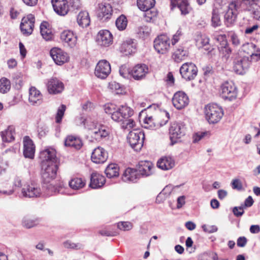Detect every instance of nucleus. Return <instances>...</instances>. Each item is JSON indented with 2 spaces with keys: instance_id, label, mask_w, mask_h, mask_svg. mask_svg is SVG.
Here are the masks:
<instances>
[{
  "instance_id": "1",
  "label": "nucleus",
  "mask_w": 260,
  "mask_h": 260,
  "mask_svg": "<svg viewBox=\"0 0 260 260\" xmlns=\"http://www.w3.org/2000/svg\"><path fill=\"white\" fill-rule=\"evenodd\" d=\"M134 113L133 110L126 105H121L117 108L111 118L116 122H122L121 126L123 129L134 128L136 125L133 119L129 118Z\"/></svg>"
},
{
  "instance_id": "2",
  "label": "nucleus",
  "mask_w": 260,
  "mask_h": 260,
  "mask_svg": "<svg viewBox=\"0 0 260 260\" xmlns=\"http://www.w3.org/2000/svg\"><path fill=\"white\" fill-rule=\"evenodd\" d=\"M13 185L15 187L21 188L19 197L20 198H38L41 194L40 186L34 182L22 185V180L19 177H16L14 181Z\"/></svg>"
},
{
  "instance_id": "3",
  "label": "nucleus",
  "mask_w": 260,
  "mask_h": 260,
  "mask_svg": "<svg viewBox=\"0 0 260 260\" xmlns=\"http://www.w3.org/2000/svg\"><path fill=\"white\" fill-rule=\"evenodd\" d=\"M245 2L244 0H235L230 2L228 9L224 14V22L227 26H230L234 24L237 18L238 14L245 10Z\"/></svg>"
},
{
  "instance_id": "4",
  "label": "nucleus",
  "mask_w": 260,
  "mask_h": 260,
  "mask_svg": "<svg viewBox=\"0 0 260 260\" xmlns=\"http://www.w3.org/2000/svg\"><path fill=\"white\" fill-rule=\"evenodd\" d=\"M88 123L87 121L84 122L85 127L89 130L91 138L96 141L100 142L109 136V132L105 125H99L94 122L88 124Z\"/></svg>"
},
{
  "instance_id": "5",
  "label": "nucleus",
  "mask_w": 260,
  "mask_h": 260,
  "mask_svg": "<svg viewBox=\"0 0 260 260\" xmlns=\"http://www.w3.org/2000/svg\"><path fill=\"white\" fill-rule=\"evenodd\" d=\"M204 113L206 120L210 124L218 122L223 115L222 109L215 104L207 105L205 107Z\"/></svg>"
},
{
  "instance_id": "6",
  "label": "nucleus",
  "mask_w": 260,
  "mask_h": 260,
  "mask_svg": "<svg viewBox=\"0 0 260 260\" xmlns=\"http://www.w3.org/2000/svg\"><path fill=\"white\" fill-rule=\"evenodd\" d=\"M249 56L244 55L240 52L235 57L234 60V70L239 74H243L250 67L251 59Z\"/></svg>"
},
{
  "instance_id": "7",
  "label": "nucleus",
  "mask_w": 260,
  "mask_h": 260,
  "mask_svg": "<svg viewBox=\"0 0 260 260\" xmlns=\"http://www.w3.org/2000/svg\"><path fill=\"white\" fill-rule=\"evenodd\" d=\"M144 138V133L137 130L131 131L127 136L128 143L131 147L137 151L141 149L143 145Z\"/></svg>"
},
{
  "instance_id": "8",
  "label": "nucleus",
  "mask_w": 260,
  "mask_h": 260,
  "mask_svg": "<svg viewBox=\"0 0 260 260\" xmlns=\"http://www.w3.org/2000/svg\"><path fill=\"white\" fill-rule=\"evenodd\" d=\"M186 127L183 122H174L169 129L170 138L172 145L177 142L185 134Z\"/></svg>"
},
{
  "instance_id": "9",
  "label": "nucleus",
  "mask_w": 260,
  "mask_h": 260,
  "mask_svg": "<svg viewBox=\"0 0 260 260\" xmlns=\"http://www.w3.org/2000/svg\"><path fill=\"white\" fill-rule=\"evenodd\" d=\"M42 176L45 183H51L55 178L58 169L57 164H41Z\"/></svg>"
},
{
  "instance_id": "10",
  "label": "nucleus",
  "mask_w": 260,
  "mask_h": 260,
  "mask_svg": "<svg viewBox=\"0 0 260 260\" xmlns=\"http://www.w3.org/2000/svg\"><path fill=\"white\" fill-rule=\"evenodd\" d=\"M155 51L159 54H165L168 52L170 47V39L166 35L158 36L153 42Z\"/></svg>"
},
{
  "instance_id": "11",
  "label": "nucleus",
  "mask_w": 260,
  "mask_h": 260,
  "mask_svg": "<svg viewBox=\"0 0 260 260\" xmlns=\"http://www.w3.org/2000/svg\"><path fill=\"white\" fill-rule=\"evenodd\" d=\"M221 95L224 99L229 101L235 100L237 96V89L232 81H226L221 86Z\"/></svg>"
},
{
  "instance_id": "12",
  "label": "nucleus",
  "mask_w": 260,
  "mask_h": 260,
  "mask_svg": "<svg viewBox=\"0 0 260 260\" xmlns=\"http://www.w3.org/2000/svg\"><path fill=\"white\" fill-rule=\"evenodd\" d=\"M198 72L197 67L192 62L184 63L180 68V73L182 78L187 81L193 80Z\"/></svg>"
},
{
  "instance_id": "13",
  "label": "nucleus",
  "mask_w": 260,
  "mask_h": 260,
  "mask_svg": "<svg viewBox=\"0 0 260 260\" xmlns=\"http://www.w3.org/2000/svg\"><path fill=\"white\" fill-rule=\"evenodd\" d=\"M155 4V0H137V6L142 11H144V16L149 19L156 15L155 11L151 10Z\"/></svg>"
},
{
  "instance_id": "14",
  "label": "nucleus",
  "mask_w": 260,
  "mask_h": 260,
  "mask_svg": "<svg viewBox=\"0 0 260 260\" xmlns=\"http://www.w3.org/2000/svg\"><path fill=\"white\" fill-rule=\"evenodd\" d=\"M112 13L113 9L111 6L107 3L99 4L96 10L97 17L103 21L110 19Z\"/></svg>"
},
{
  "instance_id": "15",
  "label": "nucleus",
  "mask_w": 260,
  "mask_h": 260,
  "mask_svg": "<svg viewBox=\"0 0 260 260\" xmlns=\"http://www.w3.org/2000/svg\"><path fill=\"white\" fill-rule=\"evenodd\" d=\"M189 100L187 95L183 91H177L172 98L173 106L178 110L185 108L189 104Z\"/></svg>"
},
{
  "instance_id": "16",
  "label": "nucleus",
  "mask_w": 260,
  "mask_h": 260,
  "mask_svg": "<svg viewBox=\"0 0 260 260\" xmlns=\"http://www.w3.org/2000/svg\"><path fill=\"white\" fill-rule=\"evenodd\" d=\"M41 164H57V158L55 150L52 147H47L40 153Z\"/></svg>"
},
{
  "instance_id": "17",
  "label": "nucleus",
  "mask_w": 260,
  "mask_h": 260,
  "mask_svg": "<svg viewBox=\"0 0 260 260\" xmlns=\"http://www.w3.org/2000/svg\"><path fill=\"white\" fill-rule=\"evenodd\" d=\"M111 71L109 62L106 60H102L96 64L94 73L98 78L104 79L108 77Z\"/></svg>"
},
{
  "instance_id": "18",
  "label": "nucleus",
  "mask_w": 260,
  "mask_h": 260,
  "mask_svg": "<svg viewBox=\"0 0 260 260\" xmlns=\"http://www.w3.org/2000/svg\"><path fill=\"white\" fill-rule=\"evenodd\" d=\"M50 54L54 62L59 66L62 65L69 60L68 54L58 48L51 49Z\"/></svg>"
},
{
  "instance_id": "19",
  "label": "nucleus",
  "mask_w": 260,
  "mask_h": 260,
  "mask_svg": "<svg viewBox=\"0 0 260 260\" xmlns=\"http://www.w3.org/2000/svg\"><path fill=\"white\" fill-rule=\"evenodd\" d=\"M256 47L254 44L247 43L242 45L240 52L247 54V56H249L252 60L257 61L260 59V50L258 49L255 50Z\"/></svg>"
},
{
  "instance_id": "20",
  "label": "nucleus",
  "mask_w": 260,
  "mask_h": 260,
  "mask_svg": "<svg viewBox=\"0 0 260 260\" xmlns=\"http://www.w3.org/2000/svg\"><path fill=\"white\" fill-rule=\"evenodd\" d=\"M35 18L32 14H28L26 17H24L21 20L20 24V29L22 33L24 35H30L34 29Z\"/></svg>"
},
{
  "instance_id": "21",
  "label": "nucleus",
  "mask_w": 260,
  "mask_h": 260,
  "mask_svg": "<svg viewBox=\"0 0 260 260\" xmlns=\"http://www.w3.org/2000/svg\"><path fill=\"white\" fill-rule=\"evenodd\" d=\"M155 167L153 164L149 161H141L139 162L137 166V171L140 175V177H147L154 173Z\"/></svg>"
},
{
  "instance_id": "22",
  "label": "nucleus",
  "mask_w": 260,
  "mask_h": 260,
  "mask_svg": "<svg viewBox=\"0 0 260 260\" xmlns=\"http://www.w3.org/2000/svg\"><path fill=\"white\" fill-rule=\"evenodd\" d=\"M48 91L50 94L61 93L64 89L63 83L56 78L50 79L46 84Z\"/></svg>"
},
{
  "instance_id": "23",
  "label": "nucleus",
  "mask_w": 260,
  "mask_h": 260,
  "mask_svg": "<svg viewBox=\"0 0 260 260\" xmlns=\"http://www.w3.org/2000/svg\"><path fill=\"white\" fill-rule=\"evenodd\" d=\"M96 41L98 45L101 46L107 47L112 44L113 36L108 30H101L97 35Z\"/></svg>"
},
{
  "instance_id": "24",
  "label": "nucleus",
  "mask_w": 260,
  "mask_h": 260,
  "mask_svg": "<svg viewBox=\"0 0 260 260\" xmlns=\"http://www.w3.org/2000/svg\"><path fill=\"white\" fill-rule=\"evenodd\" d=\"M149 69L145 64H138L131 70L132 77L136 80L144 79L148 73Z\"/></svg>"
},
{
  "instance_id": "25",
  "label": "nucleus",
  "mask_w": 260,
  "mask_h": 260,
  "mask_svg": "<svg viewBox=\"0 0 260 260\" xmlns=\"http://www.w3.org/2000/svg\"><path fill=\"white\" fill-rule=\"evenodd\" d=\"M108 157L107 151L101 147H98L93 150L91 159L95 164H103L107 160Z\"/></svg>"
},
{
  "instance_id": "26",
  "label": "nucleus",
  "mask_w": 260,
  "mask_h": 260,
  "mask_svg": "<svg viewBox=\"0 0 260 260\" xmlns=\"http://www.w3.org/2000/svg\"><path fill=\"white\" fill-rule=\"evenodd\" d=\"M246 9L244 11L250 12L254 19L260 21V7L257 5L258 0H244Z\"/></svg>"
},
{
  "instance_id": "27",
  "label": "nucleus",
  "mask_w": 260,
  "mask_h": 260,
  "mask_svg": "<svg viewBox=\"0 0 260 260\" xmlns=\"http://www.w3.org/2000/svg\"><path fill=\"white\" fill-rule=\"evenodd\" d=\"M35 146L32 141L27 136L23 138V155L25 157L33 158L35 155Z\"/></svg>"
},
{
  "instance_id": "28",
  "label": "nucleus",
  "mask_w": 260,
  "mask_h": 260,
  "mask_svg": "<svg viewBox=\"0 0 260 260\" xmlns=\"http://www.w3.org/2000/svg\"><path fill=\"white\" fill-rule=\"evenodd\" d=\"M54 10L60 15H65L69 11V5L66 0H52Z\"/></svg>"
},
{
  "instance_id": "29",
  "label": "nucleus",
  "mask_w": 260,
  "mask_h": 260,
  "mask_svg": "<svg viewBox=\"0 0 260 260\" xmlns=\"http://www.w3.org/2000/svg\"><path fill=\"white\" fill-rule=\"evenodd\" d=\"M106 182L105 178L102 175L96 172L92 173L90 177L89 186L93 189L102 187Z\"/></svg>"
},
{
  "instance_id": "30",
  "label": "nucleus",
  "mask_w": 260,
  "mask_h": 260,
  "mask_svg": "<svg viewBox=\"0 0 260 260\" xmlns=\"http://www.w3.org/2000/svg\"><path fill=\"white\" fill-rule=\"evenodd\" d=\"M136 50V45L133 40L128 39L123 42L121 45L119 50L124 55H128L135 52Z\"/></svg>"
},
{
  "instance_id": "31",
  "label": "nucleus",
  "mask_w": 260,
  "mask_h": 260,
  "mask_svg": "<svg viewBox=\"0 0 260 260\" xmlns=\"http://www.w3.org/2000/svg\"><path fill=\"white\" fill-rule=\"evenodd\" d=\"M140 178L137 169L128 168L125 170L122 178L124 182H136Z\"/></svg>"
},
{
  "instance_id": "32",
  "label": "nucleus",
  "mask_w": 260,
  "mask_h": 260,
  "mask_svg": "<svg viewBox=\"0 0 260 260\" xmlns=\"http://www.w3.org/2000/svg\"><path fill=\"white\" fill-rule=\"evenodd\" d=\"M60 39L70 47H74L76 45L77 37L70 30L62 31L60 35Z\"/></svg>"
},
{
  "instance_id": "33",
  "label": "nucleus",
  "mask_w": 260,
  "mask_h": 260,
  "mask_svg": "<svg viewBox=\"0 0 260 260\" xmlns=\"http://www.w3.org/2000/svg\"><path fill=\"white\" fill-rule=\"evenodd\" d=\"M64 145L76 150L80 149L83 146L82 140L78 137L70 135L67 137L64 141Z\"/></svg>"
},
{
  "instance_id": "34",
  "label": "nucleus",
  "mask_w": 260,
  "mask_h": 260,
  "mask_svg": "<svg viewBox=\"0 0 260 260\" xmlns=\"http://www.w3.org/2000/svg\"><path fill=\"white\" fill-rule=\"evenodd\" d=\"M171 5L172 9L177 7L182 15L189 13L190 7L187 0H171Z\"/></svg>"
},
{
  "instance_id": "35",
  "label": "nucleus",
  "mask_w": 260,
  "mask_h": 260,
  "mask_svg": "<svg viewBox=\"0 0 260 260\" xmlns=\"http://www.w3.org/2000/svg\"><path fill=\"white\" fill-rule=\"evenodd\" d=\"M157 166L161 170H169L175 166V160L170 156H164L157 161Z\"/></svg>"
},
{
  "instance_id": "36",
  "label": "nucleus",
  "mask_w": 260,
  "mask_h": 260,
  "mask_svg": "<svg viewBox=\"0 0 260 260\" xmlns=\"http://www.w3.org/2000/svg\"><path fill=\"white\" fill-rule=\"evenodd\" d=\"M29 101L32 105H40L42 102V95L40 91L35 87L29 89Z\"/></svg>"
},
{
  "instance_id": "37",
  "label": "nucleus",
  "mask_w": 260,
  "mask_h": 260,
  "mask_svg": "<svg viewBox=\"0 0 260 260\" xmlns=\"http://www.w3.org/2000/svg\"><path fill=\"white\" fill-rule=\"evenodd\" d=\"M168 120H165L163 122L154 121L152 116H146L144 119V127L147 129H155L165 125Z\"/></svg>"
},
{
  "instance_id": "38",
  "label": "nucleus",
  "mask_w": 260,
  "mask_h": 260,
  "mask_svg": "<svg viewBox=\"0 0 260 260\" xmlns=\"http://www.w3.org/2000/svg\"><path fill=\"white\" fill-rule=\"evenodd\" d=\"M40 28L41 34L44 39L46 41H49L52 39L53 34L48 22L46 21H43L42 22L40 25Z\"/></svg>"
},
{
  "instance_id": "39",
  "label": "nucleus",
  "mask_w": 260,
  "mask_h": 260,
  "mask_svg": "<svg viewBox=\"0 0 260 260\" xmlns=\"http://www.w3.org/2000/svg\"><path fill=\"white\" fill-rule=\"evenodd\" d=\"M196 43L199 48H204L205 50L210 52L209 47V38L205 35H198L196 38Z\"/></svg>"
},
{
  "instance_id": "40",
  "label": "nucleus",
  "mask_w": 260,
  "mask_h": 260,
  "mask_svg": "<svg viewBox=\"0 0 260 260\" xmlns=\"http://www.w3.org/2000/svg\"><path fill=\"white\" fill-rule=\"evenodd\" d=\"M77 22L82 27H86L89 25L90 19L89 13L86 11H81L77 16Z\"/></svg>"
},
{
  "instance_id": "41",
  "label": "nucleus",
  "mask_w": 260,
  "mask_h": 260,
  "mask_svg": "<svg viewBox=\"0 0 260 260\" xmlns=\"http://www.w3.org/2000/svg\"><path fill=\"white\" fill-rule=\"evenodd\" d=\"M15 128L13 126H9L6 129L2 131L1 135L2 140L5 142H11L14 140Z\"/></svg>"
},
{
  "instance_id": "42",
  "label": "nucleus",
  "mask_w": 260,
  "mask_h": 260,
  "mask_svg": "<svg viewBox=\"0 0 260 260\" xmlns=\"http://www.w3.org/2000/svg\"><path fill=\"white\" fill-rule=\"evenodd\" d=\"M188 55V51L180 46L176 49L173 54L172 57L176 62H180L185 59Z\"/></svg>"
},
{
  "instance_id": "43",
  "label": "nucleus",
  "mask_w": 260,
  "mask_h": 260,
  "mask_svg": "<svg viewBox=\"0 0 260 260\" xmlns=\"http://www.w3.org/2000/svg\"><path fill=\"white\" fill-rule=\"evenodd\" d=\"M84 180L81 178L75 177L72 178L69 182L70 187L74 190H78L82 188L85 185Z\"/></svg>"
},
{
  "instance_id": "44",
  "label": "nucleus",
  "mask_w": 260,
  "mask_h": 260,
  "mask_svg": "<svg viewBox=\"0 0 260 260\" xmlns=\"http://www.w3.org/2000/svg\"><path fill=\"white\" fill-rule=\"evenodd\" d=\"M105 174L108 178H113L118 176L119 167L115 164H111L107 166L105 170Z\"/></svg>"
},
{
  "instance_id": "45",
  "label": "nucleus",
  "mask_w": 260,
  "mask_h": 260,
  "mask_svg": "<svg viewBox=\"0 0 260 260\" xmlns=\"http://www.w3.org/2000/svg\"><path fill=\"white\" fill-rule=\"evenodd\" d=\"M115 24L118 30H124L127 25V20L126 17L123 15H121L117 18Z\"/></svg>"
},
{
  "instance_id": "46",
  "label": "nucleus",
  "mask_w": 260,
  "mask_h": 260,
  "mask_svg": "<svg viewBox=\"0 0 260 260\" xmlns=\"http://www.w3.org/2000/svg\"><path fill=\"white\" fill-rule=\"evenodd\" d=\"M11 88L10 81L5 78L0 79V92L5 93L7 92Z\"/></svg>"
},
{
  "instance_id": "47",
  "label": "nucleus",
  "mask_w": 260,
  "mask_h": 260,
  "mask_svg": "<svg viewBox=\"0 0 260 260\" xmlns=\"http://www.w3.org/2000/svg\"><path fill=\"white\" fill-rule=\"evenodd\" d=\"M151 32V28L148 26L143 25L138 28L137 33L140 37L145 39Z\"/></svg>"
},
{
  "instance_id": "48",
  "label": "nucleus",
  "mask_w": 260,
  "mask_h": 260,
  "mask_svg": "<svg viewBox=\"0 0 260 260\" xmlns=\"http://www.w3.org/2000/svg\"><path fill=\"white\" fill-rule=\"evenodd\" d=\"M211 23L212 26L214 27L219 26L221 25V21L219 13L215 10H213L212 11Z\"/></svg>"
},
{
  "instance_id": "49",
  "label": "nucleus",
  "mask_w": 260,
  "mask_h": 260,
  "mask_svg": "<svg viewBox=\"0 0 260 260\" xmlns=\"http://www.w3.org/2000/svg\"><path fill=\"white\" fill-rule=\"evenodd\" d=\"M213 39L219 43V46L226 45V43H228L226 35L224 34L219 35L216 32L213 35Z\"/></svg>"
},
{
  "instance_id": "50",
  "label": "nucleus",
  "mask_w": 260,
  "mask_h": 260,
  "mask_svg": "<svg viewBox=\"0 0 260 260\" xmlns=\"http://www.w3.org/2000/svg\"><path fill=\"white\" fill-rule=\"evenodd\" d=\"M119 74L121 77L125 79H129L132 77L131 70L126 65H122L119 68Z\"/></svg>"
},
{
  "instance_id": "51",
  "label": "nucleus",
  "mask_w": 260,
  "mask_h": 260,
  "mask_svg": "<svg viewBox=\"0 0 260 260\" xmlns=\"http://www.w3.org/2000/svg\"><path fill=\"white\" fill-rule=\"evenodd\" d=\"M218 50L219 52L226 58L229 57L232 52V50L230 47L228 43H226V45L219 46Z\"/></svg>"
},
{
  "instance_id": "52",
  "label": "nucleus",
  "mask_w": 260,
  "mask_h": 260,
  "mask_svg": "<svg viewBox=\"0 0 260 260\" xmlns=\"http://www.w3.org/2000/svg\"><path fill=\"white\" fill-rule=\"evenodd\" d=\"M217 254L213 252L204 253L200 256V260H217Z\"/></svg>"
},
{
  "instance_id": "53",
  "label": "nucleus",
  "mask_w": 260,
  "mask_h": 260,
  "mask_svg": "<svg viewBox=\"0 0 260 260\" xmlns=\"http://www.w3.org/2000/svg\"><path fill=\"white\" fill-rule=\"evenodd\" d=\"M117 224L118 229L123 231H129L133 226V224L128 221H120L118 222Z\"/></svg>"
},
{
  "instance_id": "54",
  "label": "nucleus",
  "mask_w": 260,
  "mask_h": 260,
  "mask_svg": "<svg viewBox=\"0 0 260 260\" xmlns=\"http://www.w3.org/2000/svg\"><path fill=\"white\" fill-rule=\"evenodd\" d=\"M66 109V106L64 105H61L57 109V112L55 117V120L57 123H60L64 115Z\"/></svg>"
},
{
  "instance_id": "55",
  "label": "nucleus",
  "mask_w": 260,
  "mask_h": 260,
  "mask_svg": "<svg viewBox=\"0 0 260 260\" xmlns=\"http://www.w3.org/2000/svg\"><path fill=\"white\" fill-rule=\"evenodd\" d=\"M37 224L36 220H33L29 217H25L22 220V225L26 228L29 229L32 228Z\"/></svg>"
},
{
  "instance_id": "56",
  "label": "nucleus",
  "mask_w": 260,
  "mask_h": 260,
  "mask_svg": "<svg viewBox=\"0 0 260 260\" xmlns=\"http://www.w3.org/2000/svg\"><path fill=\"white\" fill-rule=\"evenodd\" d=\"M231 38V41L233 45L235 47L239 46L241 44V41L239 36L234 32H231L229 34Z\"/></svg>"
},
{
  "instance_id": "57",
  "label": "nucleus",
  "mask_w": 260,
  "mask_h": 260,
  "mask_svg": "<svg viewBox=\"0 0 260 260\" xmlns=\"http://www.w3.org/2000/svg\"><path fill=\"white\" fill-rule=\"evenodd\" d=\"M63 245L65 248H72V249H81L82 247V245L79 243H74L71 241L68 240L63 242Z\"/></svg>"
},
{
  "instance_id": "58",
  "label": "nucleus",
  "mask_w": 260,
  "mask_h": 260,
  "mask_svg": "<svg viewBox=\"0 0 260 260\" xmlns=\"http://www.w3.org/2000/svg\"><path fill=\"white\" fill-rule=\"evenodd\" d=\"M63 182H60L58 185L54 184L53 182L51 183L47 187L48 189L51 190L54 192H59L60 191V188L63 187Z\"/></svg>"
},
{
  "instance_id": "59",
  "label": "nucleus",
  "mask_w": 260,
  "mask_h": 260,
  "mask_svg": "<svg viewBox=\"0 0 260 260\" xmlns=\"http://www.w3.org/2000/svg\"><path fill=\"white\" fill-rule=\"evenodd\" d=\"M109 87L110 89L112 90L113 91L116 92L117 94L121 93L122 91L120 84L116 82H112L110 83Z\"/></svg>"
},
{
  "instance_id": "60",
  "label": "nucleus",
  "mask_w": 260,
  "mask_h": 260,
  "mask_svg": "<svg viewBox=\"0 0 260 260\" xmlns=\"http://www.w3.org/2000/svg\"><path fill=\"white\" fill-rule=\"evenodd\" d=\"M116 108V106L112 104H107L104 106L105 112L111 116L114 113Z\"/></svg>"
},
{
  "instance_id": "61",
  "label": "nucleus",
  "mask_w": 260,
  "mask_h": 260,
  "mask_svg": "<svg viewBox=\"0 0 260 260\" xmlns=\"http://www.w3.org/2000/svg\"><path fill=\"white\" fill-rule=\"evenodd\" d=\"M38 132L40 138L44 137L48 132V128L46 125L40 124L38 126Z\"/></svg>"
},
{
  "instance_id": "62",
  "label": "nucleus",
  "mask_w": 260,
  "mask_h": 260,
  "mask_svg": "<svg viewBox=\"0 0 260 260\" xmlns=\"http://www.w3.org/2000/svg\"><path fill=\"white\" fill-rule=\"evenodd\" d=\"M202 228L204 231L208 233H214L218 230L217 227L214 225H210L204 224L202 225Z\"/></svg>"
},
{
  "instance_id": "63",
  "label": "nucleus",
  "mask_w": 260,
  "mask_h": 260,
  "mask_svg": "<svg viewBox=\"0 0 260 260\" xmlns=\"http://www.w3.org/2000/svg\"><path fill=\"white\" fill-rule=\"evenodd\" d=\"M206 132H198L194 134L192 137V142L194 143L200 141L206 135Z\"/></svg>"
},
{
  "instance_id": "64",
  "label": "nucleus",
  "mask_w": 260,
  "mask_h": 260,
  "mask_svg": "<svg viewBox=\"0 0 260 260\" xmlns=\"http://www.w3.org/2000/svg\"><path fill=\"white\" fill-rule=\"evenodd\" d=\"M243 208V206L235 207L233 209L234 214L237 217L242 216L244 213Z\"/></svg>"
}]
</instances>
